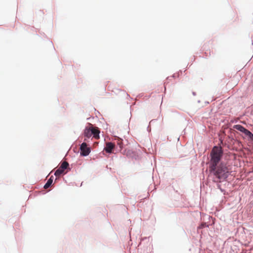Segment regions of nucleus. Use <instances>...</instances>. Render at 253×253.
I'll use <instances>...</instances> for the list:
<instances>
[{
	"label": "nucleus",
	"mask_w": 253,
	"mask_h": 253,
	"mask_svg": "<svg viewBox=\"0 0 253 253\" xmlns=\"http://www.w3.org/2000/svg\"><path fill=\"white\" fill-rule=\"evenodd\" d=\"M115 145L111 142H107L106 143V147L104 150L106 152L111 153L112 152V150L114 149Z\"/></svg>",
	"instance_id": "obj_7"
},
{
	"label": "nucleus",
	"mask_w": 253,
	"mask_h": 253,
	"mask_svg": "<svg viewBox=\"0 0 253 253\" xmlns=\"http://www.w3.org/2000/svg\"><path fill=\"white\" fill-rule=\"evenodd\" d=\"M84 136L89 138L92 135V131L91 130V126L89 128H86L85 129L84 131Z\"/></svg>",
	"instance_id": "obj_8"
},
{
	"label": "nucleus",
	"mask_w": 253,
	"mask_h": 253,
	"mask_svg": "<svg viewBox=\"0 0 253 253\" xmlns=\"http://www.w3.org/2000/svg\"><path fill=\"white\" fill-rule=\"evenodd\" d=\"M117 144L119 146V147L121 149L123 148V140L121 138H117Z\"/></svg>",
	"instance_id": "obj_10"
},
{
	"label": "nucleus",
	"mask_w": 253,
	"mask_h": 253,
	"mask_svg": "<svg viewBox=\"0 0 253 253\" xmlns=\"http://www.w3.org/2000/svg\"><path fill=\"white\" fill-rule=\"evenodd\" d=\"M223 152L221 147L214 146L211 152L210 167L214 168L219 163L222 157Z\"/></svg>",
	"instance_id": "obj_1"
},
{
	"label": "nucleus",
	"mask_w": 253,
	"mask_h": 253,
	"mask_svg": "<svg viewBox=\"0 0 253 253\" xmlns=\"http://www.w3.org/2000/svg\"><path fill=\"white\" fill-rule=\"evenodd\" d=\"M233 127L241 132H244L247 136H248L251 139L253 140V134L242 126L236 125L234 126Z\"/></svg>",
	"instance_id": "obj_3"
},
{
	"label": "nucleus",
	"mask_w": 253,
	"mask_h": 253,
	"mask_svg": "<svg viewBox=\"0 0 253 253\" xmlns=\"http://www.w3.org/2000/svg\"><path fill=\"white\" fill-rule=\"evenodd\" d=\"M91 130L92 131V135L96 139L99 138L100 130L97 127L91 126Z\"/></svg>",
	"instance_id": "obj_6"
},
{
	"label": "nucleus",
	"mask_w": 253,
	"mask_h": 253,
	"mask_svg": "<svg viewBox=\"0 0 253 253\" xmlns=\"http://www.w3.org/2000/svg\"><path fill=\"white\" fill-rule=\"evenodd\" d=\"M53 176H51L48 179V180H47V182L45 183V184L44 186V189H47L48 188H49L51 186V184L52 183V182H53Z\"/></svg>",
	"instance_id": "obj_9"
},
{
	"label": "nucleus",
	"mask_w": 253,
	"mask_h": 253,
	"mask_svg": "<svg viewBox=\"0 0 253 253\" xmlns=\"http://www.w3.org/2000/svg\"><path fill=\"white\" fill-rule=\"evenodd\" d=\"M209 169L210 172L219 179H225L227 177L228 169L222 164L214 166V168L210 167Z\"/></svg>",
	"instance_id": "obj_2"
},
{
	"label": "nucleus",
	"mask_w": 253,
	"mask_h": 253,
	"mask_svg": "<svg viewBox=\"0 0 253 253\" xmlns=\"http://www.w3.org/2000/svg\"><path fill=\"white\" fill-rule=\"evenodd\" d=\"M80 149L81 154L84 156H87L90 152L89 148L87 147L86 143L85 142L81 144Z\"/></svg>",
	"instance_id": "obj_5"
},
{
	"label": "nucleus",
	"mask_w": 253,
	"mask_h": 253,
	"mask_svg": "<svg viewBox=\"0 0 253 253\" xmlns=\"http://www.w3.org/2000/svg\"><path fill=\"white\" fill-rule=\"evenodd\" d=\"M69 166V164L66 161H64L59 168L55 171L54 175L56 176H59L64 172L65 169H67Z\"/></svg>",
	"instance_id": "obj_4"
},
{
	"label": "nucleus",
	"mask_w": 253,
	"mask_h": 253,
	"mask_svg": "<svg viewBox=\"0 0 253 253\" xmlns=\"http://www.w3.org/2000/svg\"><path fill=\"white\" fill-rule=\"evenodd\" d=\"M206 225V223H203V224H202L200 226V228H203L204 227V226Z\"/></svg>",
	"instance_id": "obj_11"
}]
</instances>
